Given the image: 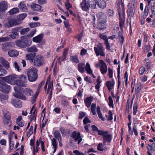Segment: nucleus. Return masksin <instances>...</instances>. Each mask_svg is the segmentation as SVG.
<instances>
[{
  "label": "nucleus",
  "instance_id": "nucleus-1",
  "mask_svg": "<svg viewBox=\"0 0 155 155\" xmlns=\"http://www.w3.org/2000/svg\"><path fill=\"white\" fill-rule=\"evenodd\" d=\"M98 23L96 27L100 30L104 29L106 28V16L102 12H100L97 15Z\"/></svg>",
  "mask_w": 155,
  "mask_h": 155
},
{
  "label": "nucleus",
  "instance_id": "nucleus-2",
  "mask_svg": "<svg viewBox=\"0 0 155 155\" xmlns=\"http://www.w3.org/2000/svg\"><path fill=\"white\" fill-rule=\"evenodd\" d=\"M27 36H23L21 37V39L15 42L17 46L21 48H25L30 46L31 44L32 41L29 39H27Z\"/></svg>",
  "mask_w": 155,
  "mask_h": 155
},
{
  "label": "nucleus",
  "instance_id": "nucleus-3",
  "mask_svg": "<svg viewBox=\"0 0 155 155\" xmlns=\"http://www.w3.org/2000/svg\"><path fill=\"white\" fill-rule=\"evenodd\" d=\"M28 80L31 82L35 81L38 78L37 70L35 68L29 69L27 72Z\"/></svg>",
  "mask_w": 155,
  "mask_h": 155
},
{
  "label": "nucleus",
  "instance_id": "nucleus-4",
  "mask_svg": "<svg viewBox=\"0 0 155 155\" xmlns=\"http://www.w3.org/2000/svg\"><path fill=\"white\" fill-rule=\"evenodd\" d=\"M18 75L12 74L7 76L2 77L3 79L6 82L11 85H16L17 80L18 78Z\"/></svg>",
  "mask_w": 155,
  "mask_h": 155
},
{
  "label": "nucleus",
  "instance_id": "nucleus-5",
  "mask_svg": "<svg viewBox=\"0 0 155 155\" xmlns=\"http://www.w3.org/2000/svg\"><path fill=\"white\" fill-rule=\"evenodd\" d=\"M20 24L18 19H14L12 18H8L4 24L5 27L9 28L14 25Z\"/></svg>",
  "mask_w": 155,
  "mask_h": 155
},
{
  "label": "nucleus",
  "instance_id": "nucleus-6",
  "mask_svg": "<svg viewBox=\"0 0 155 155\" xmlns=\"http://www.w3.org/2000/svg\"><path fill=\"white\" fill-rule=\"evenodd\" d=\"M94 52L97 56L100 55L104 57L105 55L104 52L105 48L102 44L99 43L97 45L96 47L94 48Z\"/></svg>",
  "mask_w": 155,
  "mask_h": 155
},
{
  "label": "nucleus",
  "instance_id": "nucleus-7",
  "mask_svg": "<svg viewBox=\"0 0 155 155\" xmlns=\"http://www.w3.org/2000/svg\"><path fill=\"white\" fill-rule=\"evenodd\" d=\"M95 66L96 68L100 67V70L102 74L106 73L107 70V65L105 63L103 60H100L98 63L96 64Z\"/></svg>",
  "mask_w": 155,
  "mask_h": 155
},
{
  "label": "nucleus",
  "instance_id": "nucleus-8",
  "mask_svg": "<svg viewBox=\"0 0 155 155\" xmlns=\"http://www.w3.org/2000/svg\"><path fill=\"white\" fill-rule=\"evenodd\" d=\"M27 81V80L25 76L21 74L18 76V78L17 80L16 85L21 87H26Z\"/></svg>",
  "mask_w": 155,
  "mask_h": 155
},
{
  "label": "nucleus",
  "instance_id": "nucleus-9",
  "mask_svg": "<svg viewBox=\"0 0 155 155\" xmlns=\"http://www.w3.org/2000/svg\"><path fill=\"white\" fill-rule=\"evenodd\" d=\"M11 86L0 80V91L5 93H8L11 90Z\"/></svg>",
  "mask_w": 155,
  "mask_h": 155
},
{
  "label": "nucleus",
  "instance_id": "nucleus-10",
  "mask_svg": "<svg viewBox=\"0 0 155 155\" xmlns=\"http://www.w3.org/2000/svg\"><path fill=\"white\" fill-rule=\"evenodd\" d=\"M44 58L41 55H37L34 59V64L36 66L40 67L44 64Z\"/></svg>",
  "mask_w": 155,
  "mask_h": 155
},
{
  "label": "nucleus",
  "instance_id": "nucleus-11",
  "mask_svg": "<svg viewBox=\"0 0 155 155\" xmlns=\"http://www.w3.org/2000/svg\"><path fill=\"white\" fill-rule=\"evenodd\" d=\"M22 27H19L12 29L11 34L10 37L12 39H15L16 37L19 36V34L18 32L20 31Z\"/></svg>",
  "mask_w": 155,
  "mask_h": 155
},
{
  "label": "nucleus",
  "instance_id": "nucleus-12",
  "mask_svg": "<svg viewBox=\"0 0 155 155\" xmlns=\"http://www.w3.org/2000/svg\"><path fill=\"white\" fill-rule=\"evenodd\" d=\"M71 137L74 138L75 141L78 140V144H80L82 140L79 132L77 133L76 131L73 132L72 134Z\"/></svg>",
  "mask_w": 155,
  "mask_h": 155
},
{
  "label": "nucleus",
  "instance_id": "nucleus-13",
  "mask_svg": "<svg viewBox=\"0 0 155 155\" xmlns=\"http://www.w3.org/2000/svg\"><path fill=\"white\" fill-rule=\"evenodd\" d=\"M80 6L82 10L88 12L90 8V6L85 0H83L80 4Z\"/></svg>",
  "mask_w": 155,
  "mask_h": 155
},
{
  "label": "nucleus",
  "instance_id": "nucleus-14",
  "mask_svg": "<svg viewBox=\"0 0 155 155\" xmlns=\"http://www.w3.org/2000/svg\"><path fill=\"white\" fill-rule=\"evenodd\" d=\"M11 104L15 107L20 108L22 107V102L17 99H12L11 101Z\"/></svg>",
  "mask_w": 155,
  "mask_h": 155
},
{
  "label": "nucleus",
  "instance_id": "nucleus-15",
  "mask_svg": "<svg viewBox=\"0 0 155 155\" xmlns=\"http://www.w3.org/2000/svg\"><path fill=\"white\" fill-rule=\"evenodd\" d=\"M29 6L30 7V8L31 10L34 11H41L42 8L41 6L36 3H32Z\"/></svg>",
  "mask_w": 155,
  "mask_h": 155
},
{
  "label": "nucleus",
  "instance_id": "nucleus-16",
  "mask_svg": "<svg viewBox=\"0 0 155 155\" xmlns=\"http://www.w3.org/2000/svg\"><path fill=\"white\" fill-rule=\"evenodd\" d=\"M0 63L6 69H8L10 68L9 63L2 57H0Z\"/></svg>",
  "mask_w": 155,
  "mask_h": 155
},
{
  "label": "nucleus",
  "instance_id": "nucleus-17",
  "mask_svg": "<svg viewBox=\"0 0 155 155\" xmlns=\"http://www.w3.org/2000/svg\"><path fill=\"white\" fill-rule=\"evenodd\" d=\"M40 144H41V148L42 150L43 151H45V146L44 145V143L42 140L41 138H40L38 140H37L36 142V148L37 149H39L40 148L39 146Z\"/></svg>",
  "mask_w": 155,
  "mask_h": 155
},
{
  "label": "nucleus",
  "instance_id": "nucleus-18",
  "mask_svg": "<svg viewBox=\"0 0 155 155\" xmlns=\"http://www.w3.org/2000/svg\"><path fill=\"white\" fill-rule=\"evenodd\" d=\"M31 112L32 113L30 116L31 120H34L35 121L36 120L37 112L35 106H33L31 109Z\"/></svg>",
  "mask_w": 155,
  "mask_h": 155
},
{
  "label": "nucleus",
  "instance_id": "nucleus-19",
  "mask_svg": "<svg viewBox=\"0 0 155 155\" xmlns=\"http://www.w3.org/2000/svg\"><path fill=\"white\" fill-rule=\"evenodd\" d=\"M18 7L22 12H27L28 10L26 4L24 2H20L18 5Z\"/></svg>",
  "mask_w": 155,
  "mask_h": 155
},
{
  "label": "nucleus",
  "instance_id": "nucleus-20",
  "mask_svg": "<svg viewBox=\"0 0 155 155\" xmlns=\"http://www.w3.org/2000/svg\"><path fill=\"white\" fill-rule=\"evenodd\" d=\"M96 3L100 8L103 9L106 7V3L104 0H96Z\"/></svg>",
  "mask_w": 155,
  "mask_h": 155
},
{
  "label": "nucleus",
  "instance_id": "nucleus-21",
  "mask_svg": "<svg viewBox=\"0 0 155 155\" xmlns=\"http://www.w3.org/2000/svg\"><path fill=\"white\" fill-rule=\"evenodd\" d=\"M51 143L52 148L53 149V153L52 154V155H53L57 148V142L55 138H53L51 139Z\"/></svg>",
  "mask_w": 155,
  "mask_h": 155
},
{
  "label": "nucleus",
  "instance_id": "nucleus-22",
  "mask_svg": "<svg viewBox=\"0 0 155 155\" xmlns=\"http://www.w3.org/2000/svg\"><path fill=\"white\" fill-rule=\"evenodd\" d=\"M8 7V5L7 2L3 1L0 2V11L4 12L6 10Z\"/></svg>",
  "mask_w": 155,
  "mask_h": 155
},
{
  "label": "nucleus",
  "instance_id": "nucleus-23",
  "mask_svg": "<svg viewBox=\"0 0 155 155\" xmlns=\"http://www.w3.org/2000/svg\"><path fill=\"white\" fill-rule=\"evenodd\" d=\"M35 57V54L33 53H28L25 56L26 60L32 63Z\"/></svg>",
  "mask_w": 155,
  "mask_h": 155
},
{
  "label": "nucleus",
  "instance_id": "nucleus-24",
  "mask_svg": "<svg viewBox=\"0 0 155 155\" xmlns=\"http://www.w3.org/2000/svg\"><path fill=\"white\" fill-rule=\"evenodd\" d=\"M93 100V97H87L84 99V103L87 108L90 107L91 103Z\"/></svg>",
  "mask_w": 155,
  "mask_h": 155
},
{
  "label": "nucleus",
  "instance_id": "nucleus-25",
  "mask_svg": "<svg viewBox=\"0 0 155 155\" xmlns=\"http://www.w3.org/2000/svg\"><path fill=\"white\" fill-rule=\"evenodd\" d=\"M8 54L11 57L17 56L19 55V52L16 50H13L8 51Z\"/></svg>",
  "mask_w": 155,
  "mask_h": 155
},
{
  "label": "nucleus",
  "instance_id": "nucleus-26",
  "mask_svg": "<svg viewBox=\"0 0 155 155\" xmlns=\"http://www.w3.org/2000/svg\"><path fill=\"white\" fill-rule=\"evenodd\" d=\"M43 35L41 34L32 38V41L38 43L42 41Z\"/></svg>",
  "mask_w": 155,
  "mask_h": 155
},
{
  "label": "nucleus",
  "instance_id": "nucleus-27",
  "mask_svg": "<svg viewBox=\"0 0 155 155\" xmlns=\"http://www.w3.org/2000/svg\"><path fill=\"white\" fill-rule=\"evenodd\" d=\"M87 3L90 6V8L96 9V0H87Z\"/></svg>",
  "mask_w": 155,
  "mask_h": 155
},
{
  "label": "nucleus",
  "instance_id": "nucleus-28",
  "mask_svg": "<svg viewBox=\"0 0 155 155\" xmlns=\"http://www.w3.org/2000/svg\"><path fill=\"white\" fill-rule=\"evenodd\" d=\"M112 139L111 136L110 135L107 134L105 136L103 137V143L105 145L106 142H110Z\"/></svg>",
  "mask_w": 155,
  "mask_h": 155
},
{
  "label": "nucleus",
  "instance_id": "nucleus-29",
  "mask_svg": "<svg viewBox=\"0 0 155 155\" xmlns=\"http://www.w3.org/2000/svg\"><path fill=\"white\" fill-rule=\"evenodd\" d=\"M22 119V118L21 116H19L16 119L17 124L21 127H23L24 126Z\"/></svg>",
  "mask_w": 155,
  "mask_h": 155
},
{
  "label": "nucleus",
  "instance_id": "nucleus-30",
  "mask_svg": "<svg viewBox=\"0 0 155 155\" xmlns=\"http://www.w3.org/2000/svg\"><path fill=\"white\" fill-rule=\"evenodd\" d=\"M50 77L49 76L47 79V82H48V86L47 91V93H48L49 91L52 92L53 83L50 81Z\"/></svg>",
  "mask_w": 155,
  "mask_h": 155
},
{
  "label": "nucleus",
  "instance_id": "nucleus-31",
  "mask_svg": "<svg viewBox=\"0 0 155 155\" xmlns=\"http://www.w3.org/2000/svg\"><path fill=\"white\" fill-rule=\"evenodd\" d=\"M114 83L113 81H108L106 83V86L109 91L113 89Z\"/></svg>",
  "mask_w": 155,
  "mask_h": 155
},
{
  "label": "nucleus",
  "instance_id": "nucleus-32",
  "mask_svg": "<svg viewBox=\"0 0 155 155\" xmlns=\"http://www.w3.org/2000/svg\"><path fill=\"white\" fill-rule=\"evenodd\" d=\"M150 11L152 14L150 16L151 18H153L154 15H155V1L153 2L151 5Z\"/></svg>",
  "mask_w": 155,
  "mask_h": 155
},
{
  "label": "nucleus",
  "instance_id": "nucleus-33",
  "mask_svg": "<svg viewBox=\"0 0 155 155\" xmlns=\"http://www.w3.org/2000/svg\"><path fill=\"white\" fill-rule=\"evenodd\" d=\"M85 65V63H81L78 64V70L81 73H83L84 72Z\"/></svg>",
  "mask_w": 155,
  "mask_h": 155
},
{
  "label": "nucleus",
  "instance_id": "nucleus-34",
  "mask_svg": "<svg viewBox=\"0 0 155 155\" xmlns=\"http://www.w3.org/2000/svg\"><path fill=\"white\" fill-rule=\"evenodd\" d=\"M24 93L27 96H31L33 94V91L32 90L29 88H26L25 89L24 91Z\"/></svg>",
  "mask_w": 155,
  "mask_h": 155
},
{
  "label": "nucleus",
  "instance_id": "nucleus-35",
  "mask_svg": "<svg viewBox=\"0 0 155 155\" xmlns=\"http://www.w3.org/2000/svg\"><path fill=\"white\" fill-rule=\"evenodd\" d=\"M69 59L71 61L76 63H78L79 61L78 57L76 55L71 56Z\"/></svg>",
  "mask_w": 155,
  "mask_h": 155
},
{
  "label": "nucleus",
  "instance_id": "nucleus-36",
  "mask_svg": "<svg viewBox=\"0 0 155 155\" xmlns=\"http://www.w3.org/2000/svg\"><path fill=\"white\" fill-rule=\"evenodd\" d=\"M26 51L29 52H36L37 51L38 49L36 46L33 45L27 48Z\"/></svg>",
  "mask_w": 155,
  "mask_h": 155
},
{
  "label": "nucleus",
  "instance_id": "nucleus-37",
  "mask_svg": "<svg viewBox=\"0 0 155 155\" xmlns=\"http://www.w3.org/2000/svg\"><path fill=\"white\" fill-rule=\"evenodd\" d=\"M85 69L87 73L89 74H92L93 71L91 70L90 64L88 62H87L86 64Z\"/></svg>",
  "mask_w": 155,
  "mask_h": 155
},
{
  "label": "nucleus",
  "instance_id": "nucleus-38",
  "mask_svg": "<svg viewBox=\"0 0 155 155\" xmlns=\"http://www.w3.org/2000/svg\"><path fill=\"white\" fill-rule=\"evenodd\" d=\"M10 45L9 42L4 43L2 44V49L3 51H7L9 49Z\"/></svg>",
  "mask_w": 155,
  "mask_h": 155
},
{
  "label": "nucleus",
  "instance_id": "nucleus-39",
  "mask_svg": "<svg viewBox=\"0 0 155 155\" xmlns=\"http://www.w3.org/2000/svg\"><path fill=\"white\" fill-rule=\"evenodd\" d=\"M41 24L39 22H34L29 24V27L31 28H34L40 26Z\"/></svg>",
  "mask_w": 155,
  "mask_h": 155
},
{
  "label": "nucleus",
  "instance_id": "nucleus-40",
  "mask_svg": "<svg viewBox=\"0 0 155 155\" xmlns=\"http://www.w3.org/2000/svg\"><path fill=\"white\" fill-rule=\"evenodd\" d=\"M19 9L18 8H14L11 9L8 12L10 15H13L18 13L19 12Z\"/></svg>",
  "mask_w": 155,
  "mask_h": 155
},
{
  "label": "nucleus",
  "instance_id": "nucleus-41",
  "mask_svg": "<svg viewBox=\"0 0 155 155\" xmlns=\"http://www.w3.org/2000/svg\"><path fill=\"white\" fill-rule=\"evenodd\" d=\"M67 83L66 84L69 86L74 84H75V81L73 79L71 78H67L66 79Z\"/></svg>",
  "mask_w": 155,
  "mask_h": 155
},
{
  "label": "nucleus",
  "instance_id": "nucleus-42",
  "mask_svg": "<svg viewBox=\"0 0 155 155\" xmlns=\"http://www.w3.org/2000/svg\"><path fill=\"white\" fill-rule=\"evenodd\" d=\"M142 87V84L140 82L137 84V87L135 89V92L136 94H138L140 91Z\"/></svg>",
  "mask_w": 155,
  "mask_h": 155
},
{
  "label": "nucleus",
  "instance_id": "nucleus-43",
  "mask_svg": "<svg viewBox=\"0 0 155 155\" xmlns=\"http://www.w3.org/2000/svg\"><path fill=\"white\" fill-rule=\"evenodd\" d=\"M8 96L7 95L3 94H2L0 93V101L2 102H3V100H7L8 99Z\"/></svg>",
  "mask_w": 155,
  "mask_h": 155
},
{
  "label": "nucleus",
  "instance_id": "nucleus-44",
  "mask_svg": "<svg viewBox=\"0 0 155 155\" xmlns=\"http://www.w3.org/2000/svg\"><path fill=\"white\" fill-rule=\"evenodd\" d=\"M14 96L16 98H19L23 100H25L26 97L25 96L20 94H16L13 93Z\"/></svg>",
  "mask_w": 155,
  "mask_h": 155
},
{
  "label": "nucleus",
  "instance_id": "nucleus-45",
  "mask_svg": "<svg viewBox=\"0 0 155 155\" xmlns=\"http://www.w3.org/2000/svg\"><path fill=\"white\" fill-rule=\"evenodd\" d=\"M96 104H95L92 103L91 107V111L94 115H96Z\"/></svg>",
  "mask_w": 155,
  "mask_h": 155
},
{
  "label": "nucleus",
  "instance_id": "nucleus-46",
  "mask_svg": "<svg viewBox=\"0 0 155 155\" xmlns=\"http://www.w3.org/2000/svg\"><path fill=\"white\" fill-rule=\"evenodd\" d=\"M53 135L54 137L58 140L62 138L61 134L58 130L55 131L53 134Z\"/></svg>",
  "mask_w": 155,
  "mask_h": 155
},
{
  "label": "nucleus",
  "instance_id": "nucleus-47",
  "mask_svg": "<svg viewBox=\"0 0 155 155\" xmlns=\"http://www.w3.org/2000/svg\"><path fill=\"white\" fill-rule=\"evenodd\" d=\"M98 134L99 135L102 136L103 137L105 136L107 134H108V131H104L102 130H98Z\"/></svg>",
  "mask_w": 155,
  "mask_h": 155
},
{
  "label": "nucleus",
  "instance_id": "nucleus-48",
  "mask_svg": "<svg viewBox=\"0 0 155 155\" xmlns=\"http://www.w3.org/2000/svg\"><path fill=\"white\" fill-rule=\"evenodd\" d=\"M98 134L99 135L102 136L103 137L105 136L107 134H108V131H104L102 130H98Z\"/></svg>",
  "mask_w": 155,
  "mask_h": 155
},
{
  "label": "nucleus",
  "instance_id": "nucleus-49",
  "mask_svg": "<svg viewBox=\"0 0 155 155\" xmlns=\"http://www.w3.org/2000/svg\"><path fill=\"white\" fill-rule=\"evenodd\" d=\"M108 104L109 106L113 108L114 107V105L113 104V99L111 96H109L108 97Z\"/></svg>",
  "mask_w": 155,
  "mask_h": 155
},
{
  "label": "nucleus",
  "instance_id": "nucleus-50",
  "mask_svg": "<svg viewBox=\"0 0 155 155\" xmlns=\"http://www.w3.org/2000/svg\"><path fill=\"white\" fill-rule=\"evenodd\" d=\"M30 30L29 28H27L24 29H21L20 30V34L21 35H24L27 32L29 31Z\"/></svg>",
  "mask_w": 155,
  "mask_h": 155
},
{
  "label": "nucleus",
  "instance_id": "nucleus-51",
  "mask_svg": "<svg viewBox=\"0 0 155 155\" xmlns=\"http://www.w3.org/2000/svg\"><path fill=\"white\" fill-rule=\"evenodd\" d=\"M7 74V71L4 69L0 67V76H5Z\"/></svg>",
  "mask_w": 155,
  "mask_h": 155
},
{
  "label": "nucleus",
  "instance_id": "nucleus-52",
  "mask_svg": "<svg viewBox=\"0 0 155 155\" xmlns=\"http://www.w3.org/2000/svg\"><path fill=\"white\" fill-rule=\"evenodd\" d=\"M137 103H134L133 107V114L134 115H135L137 111Z\"/></svg>",
  "mask_w": 155,
  "mask_h": 155
},
{
  "label": "nucleus",
  "instance_id": "nucleus-53",
  "mask_svg": "<svg viewBox=\"0 0 155 155\" xmlns=\"http://www.w3.org/2000/svg\"><path fill=\"white\" fill-rule=\"evenodd\" d=\"M147 148L148 150H150L155 151V143H153L151 145L148 144L147 145Z\"/></svg>",
  "mask_w": 155,
  "mask_h": 155
},
{
  "label": "nucleus",
  "instance_id": "nucleus-54",
  "mask_svg": "<svg viewBox=\"0 0 155 155\" xmlns=\"http://www.w3.org/2000/svg\"><path fill=\"white\" fill-rule=\"evenodd\" d=\"M106 116L108 120H111L113 119L112 114L110 110L109 111L108 115H106Z\"/></svg>",
  "mask_w": 155,
  "mask_h": 155
},
{
  "label": "nucleus",
  "instance_id": "nucleus-55",
  "mask_svg": "<svg viewBox=\"0 0 155 155\" xmlns=\"http://www.w3.org/2000/svg\"><path fill=\"white\" fill-rule=\"evenodd\" d=\"M149 5H146L144 9V15L145 16H147L149 12L150 9Z\"/></svg>",
  "mask_w": 155,
  "mask_h": 155
},
{
  "label": "nucleus",
  "instance_id": "nucleus-56",
  "mask_svg": "<svg viewBox=\"0 0 155 155\" xmlns=\"http://www.w3.org/2000/svg\"><path fill=\"white\" fill-rule=\"evenodd\" d=\"M145 68L143 66H141L139 69V73L140 75H143L145 71Z\"/></svg>",
  "mask_w": 155,
  "mask_h": 155
},
{
  "label": "nucleus",
  "instance_id": "nucleus-57",
  "mask_svg": "<svg viewBox=\"0 0 155 155\" xmlns=\"http://www.w3.org/2000/svg\"><path fill=\"white\" fill-rule=\"evenodd\" d=\"M36 32V29H33L31 31L30 33L27 36H28L29 37H32L35 34Z\"/></svg>",
  "mask_w": 155,
  "mask_h": 155
},
{
  "label": "nucleus",
  "instance_id": "nucleus-58",
  "mask_svg": "<svg viewBox=\"0 0 155 155\" xmlns=\"http://www.w3.org/2000/svg\"><path fill=\"white\" fill-rule=\"evenodd\" d=\"M27 14L26 13H23L20 14L19 16V21L20 22L19 20H23L27 16Z\"/></svg>",
  "mask_w": 155,
  "mask_h": 155
},
{
  "label": "nucleus",
  "instance_id": "nucleus-59",
  "mask_svg": "<svg viewBox=\"0 0 155 155\" xmlns=\"http://www.w3.org/2000/svg\"><path fill=\"white\" fill-rule=\"evenodd\" d=\"M104 145L101 143H99L97 146V149L100 151H103L104 150Z\"/></svg>",
  "mask_w": 155,
  "mask_h": 155
},
{
  "label": "nucleus",
  "instance_id": "nucleus-60",
  "mask_svg": "<svg viewBox=\"0 0 155 155\" xmlns=\"http://www.w3.org/2000/svg\"><path fill=\"white\" fill-rule=\"evenodd\" d=\"M4 116L6 119H10V116L9 112H6L4 113Z\"/></svg>",
  "mask_w": 155,
  "mask_h": 155
},
{
  "label": "nucleus",
  "instance_id": "nucleus-61",
  "mask_svg": "<svg viewBox=\"0 0 155 155\" xmlns=\"http://www.w3.org/2000/svg\"><path fill=\"white\" fill-rule=\"evenodd\" d=\"M4 123L5 125L10 126L11 125V122L10 119H6L4 120Z\"/></svg>",
  "mask_w": 155,
  "mask_h": 155
},
{
  "label": "nucleus",
  "instance_id": "nucleus-62",
  "mask_svg": "<svg viewBox=\"0 0 155 155\" xmlns=\"http://www.w3.org/2000/svg\"><path fill=\"white\" fill-rule=\"evenodd\" d=\"M33 126H31L29 129V131L28 133L27 136V137H29L32 134L33 132Z\"/></svg>",
  "mask_w": 155,
  "mask_h": 155
},
{
  "label": "nucleus",
  "instance_id": "nucleus-63",
  "mask_svg": "<svg viewBox=\"0 0 155 155\" xmlns=\"http://www.w3.org/2000/svg\"><path fill=\"white\" fill-rule=\"evenodd\" d=\"M9 38L8 37H0V42L6 41L8 40Z\"/></svg>",
  "mask_w": 155,
  "mask_h": 155
},
{
  "label": "nucleus",
  "instance_id": "nucleus-64",
  "mask_svg": "<svg viewBox=\"0 0 155 155\" xmlns=\"http://www.w3.org/2000/svg\"><path fill=\"white\" fill-rule=\"evenodd\" d=\"M150 49V47L149 45H146L143 47L144 51L145 52H148Z\"/></svg>",
  "mask_w": 155,
  "mask_h": 155
}]
</instances>
